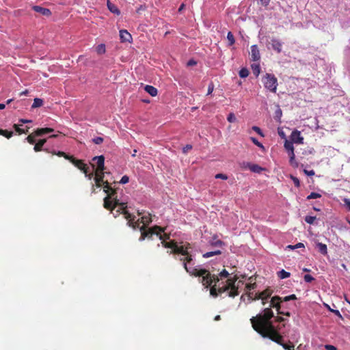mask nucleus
<instances>
[{
  "label": "nucleus",
  "mask_w": 350,
  "mask_h": 350,
  "mask_svg": "<svg viewBox=\"0 0 350 350\" xmlns=\"http://www.w3.org/2000/svg\"><path fill=\"white\" fill-rule=\"evenodd\" d=\"M109 197L111 198V207L108 209L111 210L115 217L120 213L124 214L130 226L135 229L139 228L141 232L139 241H143L146 237L153 239V237L155 236L161 241L163 245V243H167V239H169L170 237L166 234H162L163 230L161 227L156 226L152 228L145 229V226L152 221L150 214L144 215L138 219L137 221H135L134 218L126 210L127 206L125 202H120L117 196H114V193H111V196Z\"/></svg>",
  "instance_id": "1"
},
{
  "label": "nucleus",
  "mask_w": 350,
  "mask_h": 350,
  "mask_svg": "<svg viewBox=\"0 0 350 350\" xmlns=\"http://www.w3.org/2000/svg\"><path fill=\"white\" fill-rule=\"evenodd\" d=\"M163 246L167 248H170L172 253L181 254L185 257L180 258L183 261V266L189 274L202 277L201 282L206 287L211 286L213 283L216 284L219 281L217 277L214 275H211L209 271L202 268L201 265H195V262L193 260L192 256L188 252V247L186 245H178L174 241H170L167 243H163Z\"/></svg>",
  "instance_id": "2"
},
{
  "label": "nucleus",
  "mask_w": 350,
  "mask_h": 350,
  "mask_svg": "<svg viewBox=\"0 0 350 350\" xmlns=\"http://www.w3.org/2000/svg\"><path fill=\"white\" fill-rule=\"evenodd\" d=\"M273 312L270 308H265L262 313L253 317L250 321L253 328L262 337L269 338L273 341L280 344L286 350H294L293 345H286L282 342V336L279 334L278 329L272 321Z\"/></svg>",
  "instance_id": "3"
},
{
  "label": "nucleus",
  "mask_w": 350,
  "mask_h": 350,
  "mask_svg": "<svg viewBox=\"0 0 350 350\" xmlns=\"http://www.w3.org/2000/svg\"><path fill=\"white\" fill-rule=\"evenodd\" d=\"M92 160L96 163V169L95 170L96 165L91 164L88 165L90 167L89 173L95 174L94 181L97 187H100L103 185H104V191L107 196L104 199V206L105 208H109L111 207V193H114V196H117L116 191L109 187L107 182L103 180V171L105 170V157L103 155L94 157ZM87 166L88 165L85 164ZM93 177H92V178Z\"/></svg>",
  "instance_id": "4"
},
{
  "label": "nucleus",
  "mask_w": 350,
  "mask_h": 350,
  "mask_svg": "<svg viewBox=\"0 0 350 350\" xmlns=\"http://www.w3.org/2000/svg\"><path fill=\"white\" fill-rule=\"evenodd\" d=\"M243 281L239 280H237L236 276L232 278L228 279L226 281V284H225L223 287L219 288L220 293L229 291L228 295L229 297H234L239 294V288H243Z\"/></svg>",
  "instance_id": "5"
},
{
  "label": "nucleus",
  "mask_w": 350,
  "mask_h": 350,
  "mask_svg": "<svg viewBox=\"0 0 350 350\" xmlns=\"http://www.w3.org/2000/svg\"><path fill=\"white\" fill-rule=\"evenodd\" d=\"M295 299H297V297L294 294H292L288 296H286L283 299L279 296H274L271 298V299L270 301V304L267 308H270L271 310V308H275L279 314H282L286 316L290 317L291 313L289 312H284L281 310V308L282 307L281 305V302L282 301L286 302V301H289L291 300H295Z\"/></svg>",
  "instance_id": "6"
},
{
  "label": "nucleus",
  "mask_w": 350,
  "mask_h": 350,
  "mask_svg": "<svg viewBox=\"0 0 350 350\" xmlns=\"http://www.w3.org/2000/svg\"><path fill=\"white\" fill-rule=\"evenodd\" d=\"M53 154H56L59 157H64L66 159L70 160L72 163V164H74L78 169H79L81 171H82L85 174V176L89 180L92 179L93 174H92V172L89 173L90 167L87 166L85 165V163H84L82 161L76 160V159L69 157L68 155L66 154V153H64V152H61V151H59L57 152L54 151V152H53Z\"/></svg>",
  "instance_id": "7"
},
{
  "label": "nucleus",
  "mask_w": 350,
  "mask_h": 350,
  "mask_svg": "<svg viewBox=\"0 0 350 350\" xmlns=\"http://www.w3.org/2000/svg\"><path fill=\"white\" fill-rule=\"evenodd\" d=\"M262 83L264 88L270 92L275 93L278 85V79L274 75L266 73L262 77Z\"/></svg>",
  "instance_id": "8"
},
{
  "label": "nucleus",
  "mask_w": 350,
  "mask_h": 350,
  "mask_svg": "<svg viewBox=\"0 0 350 350\" xmlns=\"http://www.w3.org/2000/svg\"><path fill=\"white\" fill-rule=\"evenodd\" d=\"M291 141L293 143L302 144L304 143V138L301 135V133L297 130L293 131L291 135Z\"/></svg>",
  "instance_id": "9"
},
{
  "label": "nucleus",
  "mask_w": 350,
  "mask_h": 350,
  "mask_svg": "<svg viewBox=\"0 0 350 350\" xmlns=\"http://www.w3.org/2000/svg\"><path fill=\"white\" fill-rule=\"evenodd\" d=\"M32 10L38 13H40L42 16H49L51 15V12L49 9L42 8L40 5H33L32 7Z\"/></svg>",
  "instance_id": "10"
},
{
  "label": "nucleus",
  "mask_w": 350,
  "mask_h": 350,
  "mask_svg": "<svg viewBox=\"0 0 350 350\" xmlns=\"http://www.w3.org/2000/svg\"><path fill=\"white\" fill-rule=\"evenodd\" d=\"M209 244L214 247H223L225 245V243L217 239V235H214L212 237L211 239L209 241Z\"/></svg>",
  "instance_id": "11"
},
{
  "label": "nucleus",
  "mask_w": 350,
  "mask_h": 350,
  "mask_svg": "<svg viewBox=\"0 0 350 350\" xmlns=\"http://www.w3.org/2000/svg\"><path fill=\"white\" fill-rule=\"evenodd\" d=\"M251 58L253 61H258L260 58L259 50L256 44L251 46Z\"/></svg>",
  "instance_id": "12"
},
{
  "label": "nucleus",
  "mask_w": 350,
  "mask_h": 350,
  "mask_svg": "<svg viewBox=\"0 0 350 350\" xmlns=\"http://www.w3.org/2000/svg\"><path fill=\"white\" fill-rule=\"evenodd\" d=\"M120 38L122 42H131L132 36L126 30L122 29L120 31Z\"/></svg>",
  "instance_id": "13"
},
{
  "label": "nucleus",
  "mask_w": 350,
  "mask_h": 350,
  "mask_svg": "<svg viewBox=\"0 0 350 350\" xmlns=\"http://www.w3.org/2000/svg\"><path fill=\"white\" fill-rule=\"evenodd\" d=\"M107 8L111 13L118 16L120 14V11L118 7L113 3H111L109 0H107Z\"/></svg>",
  "instance_id": "14"
},
{
  "label": "nucleus",
  "mask_w": 350,
  "mask_h": 350,
  "mask_svg": "<svg viewBox=\"0 0 350 350\" xmlns=\"http://www.w3.org/2000/svg\"><path fill=\"white\" fill-rule=\"evenodd\" d=\"M271 47L273 50L276 51L278 53H280L282 51V43L277 39L271 40Z\"/></svg>",
  "instance_id": "15"
},
{
  "label": "nucleus",
  "mask_w": 350,
  "mask_h": 350,
  "mask_svg": "<svg viewBox=\"0 0 350 350\" xmlns=\"http://www.w3.org/2000/svg\"><path fill=\"white\" fill-rule=\"evenodd\" d=\"M316 247L321 254L324 256L327 254V247L325 244L320 242H316Z\"/></svg>",
  "instance_id": "16"
},
{
  "label": "nucleus",
  "mask_w": 350,
  "mask_h": 350,
  "mask_svg": "<svg viewBox=\"0 0 350 350\" xmlns=\"http://www.w3.org/2000/svg\"><path fill=\"white\" fill-rule=\"evenodd\" d=\"M53 129L51 128L38 129L35 131V135L42 136L44 134L52 133L53 132Z\"/></svg>",
  "instance_id": "17"
},
{
  "label": "nucleus",
  "mask_w": 350,
  "mask_h": 350,
  "mask_svg": "<svg viewBox=\"0 0 350 350\" xmlns=\"http://www.w3.org/2000/svg\"><path fill=\"white\" fill-rule=\"evenodd\" d=\"M144 90L152 96H156L158 93V90L156 88L149 85H146L144 87Z\"/></svg>",
  "instance_id": "18"
},
{
  "label": "nucleus",
  "mask_w": 350,
  "mask_h": 350,
  "mask_svg": "<svg viewBox=\"0 0 350 350\" xmlns=\"http://www.w3.org/2000/svg\"><path fill=\"white\" fill-rule=\"evenodd\" d=\"M272 293V290L269 288H267L265 291L259 293L261 297V300L269 299L271 297Z\"/></svg>",
  "instance_id": "19"
},
{
  "label": "nucleus",
  "mask_w": 350,
  "mask_h": 350,
  "mask_svg": "<svg viewBox=\"0 0 350 350\" xmlns=\"http://www.w3.org/2000/svg\"><path fill=\"white\" fill-rule=\"evenodd\" d=\"M261 300V297L259 293L254 294V293H249L247 295V301L251 302L252 301Z\"/></svg>",
  "instance_id": "20"
},
{
  "label": "nucleus",
  "mask_w": 350,
  "mask_h": 350,
  "mask_svg": "<svg viewBox=\"0 0 350 350\" xmlns=\"http://www.w3.org/2000/svg\"><path fill=\"white\" fill-rule=\"evenodd\" d=\"M46 139H40L38 143H36L34 146V148H33V150L36 151V152H38V151H40L42 150V146H44V144L46 143Z\"/></svg>",
  "instance_id": "21"
},
{
  "label": "nucleus",
  "mask_w": 350,
  "mask_h": 350,
  "mask_svg": "<svg viewBox=\"0 0 350 350\" xmlns=\"http://www.w3.org/2000/svg\"><path fill=\"white\" fill-rule=\"evenodd\" d=\"M221 254V252L219 250H215L213 252H206L202 255V256L204 258H208L212 257L215 255H220Z\"/></svg>",
  "instance_id": "22"
},
{
  "label": "nucleus",
  "mask_w": 350,
  "mask_h": 350,
  "mask_svg": "<svg viewBox=\"0 0 350 350\" xmlns=\"http://www.w3.org/2000/svg\"><path fill=\"white\" fill-rule=\"evenodd\" d=\"M247 165L252 172L260 173L262 170V168L256 164L247 163Z\"/></svg>",
  "instance_id": "23"
},
{
  "label": "nucleus",
  "mask_w": 350,
  "mask_h": 350,
  "mask_svg": "<svg viewBox=\"0 0 350 350\" xmlns=\"http://www.w3.org/2000/svg\"><path fill=\"white\" fill-rule=\"evenodd\" d=\"M291 275V273L288 271H286L284 269H282L281 271L278 272V276L280 279H286L289 278Z\"/></svg>",
  "instance_id": "24"
},
{
  "label": "nucleus",
  "mask_w": 350,
  "mask_h": 350,
  "mask_svg": "<svg viewBox=\"0 0 350 350\" xmlns=\"http://www.w3.org/2000/svg\"><path fill=\"white\" fill-rule=\"evenodd\" d=\"M284 146L287 152L294 150L293 143L291 141H288V140L286 139Z\"/></svg>",
  "instance_id": "25"
},
{
  "label": "nucleus",
  "mask_w": 350,
  "mask_h": 350,
  "mask_svg": "<svg viewBox=\"0 0 350 350\" xmlns=\"http://www.w3.org/2000/svg\"><path fill=\"white\" fill-rule=\"evenodd\" d=\"M252 69L254 75L256 77H258L260 72V67L258 64H254L252 65Z\"/></svg>",
  "instance_id": "26"
},
{
  "label": "nucleus",
  "mask_w": 350,
  "mask_h": 350,
  "mask_svg": "<svg viewBox=\"0 0 350 350\" xmlns=\"http://www.w3.org/2000/svg\"><path fill=\"white\" fill-rule=\"evenodd\" d=\"M43 105V100L41 98H36L33 100V103L31 105V108L40 107Z\"/></svg>",
  "instance_id": "27"
},
{
  "label": "nucleus",
  "mask_w": 350,
  "mask_h": 350,
  "mask_svg": "<svg viewBox=\"0 0 350 350\" xmlns=\"http://www.w3.org/2000/svg\"><path fill=\"white\" fill-rule=\"evenodd\" d=\"M326 308L330 311L331 312H333L335 315H336L337 317H338L340 319H343V317L342 316V314H340V311L338 310H334L332 309L329 305L327 304H325V305Z\"/></svg>",
  "instance_id": "28"
},
{
  "label": "nucleus",
  "mask_w": 350,
  "mask_h": 350,
  "mask_svg": "<svg viewBox=\"0 0 350 350\" xmlns=\"http://www.w3.org/2000/svg\"><path fill=\"white\" fill-rule=\"evenodd\" d=\"M98 54L101 55L105 53V45L104 44H98L96 48Z\"/></svg>",
  "instance_id": "29"
},
{
  "label": "nucleus",
  "mask_w": 350,
  "mask_h": 350,
  "mask_svg": "<svg viewBox=\"0 0 350 350\" xmlns=\"http://www.w3.org/2000/svg\"><path fill=\"white\" fill-rule=\"evenodd\" d=\"M0 135L10 139L13 135L12 131H8L6 130L0 129Z\"/></svg>",
  "instance_id": "30"
},
{
  "label": "nucleus",
  "mask_w": 350,
  "mask_h": 350,
  "mask_svg": "<svg viewBox=\"0 0 350 350\" xmlns=\"http://www.w3.org/2000/svg\"><path fill=\"white\" fill-rule=\"evenodd\" d=\"M227 39L229 42V44H228L229 46H232L234 44L235 40H234V36L231 31H229L228 33Z\"/></svg>",
  "instance_id": "31"
},
{
  "label": "nucleus",
  "mask_w": 350,
  "mask_h": 350,
  "mask_svg": "<svg viewBox=\"0 0 350 350\" xmlns=\"http://www.w3.org/2000/svg\"><path fill=\"white\" fill-rule=\"evenodd\" d=\"M239 75L241 78H246L249 75V71L247 68H241Z\"/></svg>",
  "instance_id": "32"
},
{
  "label": "nucleus",
  "mask_w": 350,
  "mask_h": 350,
  "mask_svg": "<svg viewBox=\"0 0 350 350\" xmlns=\"http://www.w3.org/2000/svg\"><path fill=\"white\" fill-rule=\"evenodd\" d=\"M256 283H250L247 284L245 286V289L247 291V294L248 295L249 293H252V290H254L256 288Z\"/></svg>",
  "instance_id": "33"
},
{
  "label": "nucleus",
  "mask_w": 350,
  "mask_h": 350,
  "mask_svg": "<svg viewBox=\"0 0 350 350\" xmlns=\"http://www.w3.org/2000/svg\"><path fill=\"white\" fill-rule=\"evenodd\" d=\"M321 197V195L319 193L312 192L307 196V200L317 199Z\"/></svg>",
  "instance_id": "34"
},
{
  "label": "nucleus",
  "mask_w": 350,
  "mask_h": 350,
  "mask_svg": "<svg viewBox=\"0 0 350 350\" xmlns=\"http://www.w3.org/2000/svg\"><path fill=\"white\" fill-rule=\"evenodd\" d=\"M250 139L258 147H259L262 149L265 148L264 146L260 142H258V140L256 138L252 137H250Z\"/></svg>",
  "instance_id": "35"
},
{
  "label": "nucleus",
  "mask_w": 350,
  "mask_h": 350,
  "mask_svg": "<svg viewBox=\"0 0 350 350\" xmlns=\"http://www.w3.org/2000/svg\"><path fill=\"white\" fill-rule=\"evenodd\" d=\"M289 163L294 168H297L299 167V163L296 161L295 157L290 158Z\"/></svg>",
  "instance_id": "36"
},
{
  "label": "nucleus",
  "mask_w": 350,
  "mask_h": 350,
  "mask_svg": "<svg viewBox=\"0 0 350 350\" xmlns=\"http://www.w3.org/2000/svg\"><path fill=\"white\" fill-rule=\"evenodd\" d=\"M315 220L316 217L314 216L307 215L305 217V221L310 224H312Z\"/></svg>",
  "instance_id": "37"
},
{
  "label": "nucleus",
  "mask_w": 350,
  "mask_h": 350,
  "mask_svg": "<svg viewBox=\"0 0 350 350\" xmlns=\"http://www.w3.org/2000/svg\"><path fill=\"white\" fill-rule=\"evenodd\" d=\"M291 178L293 181V183L295 187H299L300 186L299 180L297 177L291 175Z\"/></svg>",
  "instance_id": "38"
},
{
  "label": "nucleus",
  "mask_w": 350,
  "mask_h": 350,
  "mask_svg": "<svg viewBox=\"0 0 350 350\" xmlns=\"http://www.w3.org/2000/svg\"><path fill=\"white\" fill-rule=\"evenodd\" d=\"M227 120L229 122H234L236 121V117L233 113L228 114Z\"/></svg>",
  "instance_id": "39"
},
{
  "label": "nucleus",
  "mask_w": 350,
  "mask_h": 350,
  "mask_svg": "<svg viewBox=\"0 0 350 350\" xmlns=\"http://www.w3.org/2000/svg\"><path fill=\"white\" fill-rule=\"evenodd\" d=\"M14 127L15 130L16 131V132H18L19 134L27 133L28 132V129L25 131V130L19 128L17 124H14Z\"/></svg>",
  "instance_id": "40"
},
{
  "label": "nucleus",
  "mask_w": 350,
  "mask_h": 350,
  "mask_svg": "<svg viewBox=\"0 0 350 350\" xmlns=\"http://www.w3.org/2000/svg\"><path fill=\"white\" fill-rule=\"evenodd\" d=\"M304 278L306 282H311L314 280V278L311 275L309 274L305 275Z\"/></svg>",
  "instance_id": "41"
},
{
  "label": "nucleus",
  "mask_w": 350,
  "mask_h": 350,
  "mask_svg": "<svg viewBox=\"0 0 350 350\" xmlns=\"http://www.w3.org/2000/svg\"><path fill=\"white\" fill-rule=\"evenodd\" d=\"M252 130L254 131L255 132H256L260 136L264 137V135H263L261 129L258 126H253Z\"/></svg>",
  "instance_id": "42"
},
{
  "label": "nucleus",
  "mask_w": 350,
  "mask_h": 350,
  "mask_svg": "<svg viewBox=\"0 0 350 350\" xmlns=\"http://www.w3.org/2000/svg\"><path fill=\"white\" fill-rule=\"evenodd\" d=\"M25 140L31 144H33L35 143V139L32 135H29V136H27Z\"/></svg>",
  "instance_id": "43"
},
{
  "label": "nucleus",
  "mask_w": 350,
  "mask_h": 350,
  "mask_svg": "<svg viewBox=\"0 0 350 350\" xmlns=\"http://www.w3.org/2000/svg\"><path fill=\"white\" fill-rule=\"evenodd\" d=\"M213 90H214V85H213V82H211V83L208 84V91H207V95H209V94H212V92H213Z\"/></svg>",
  "instance_id": "44"
},
{
  "label": "nucleus",
  "mask_w": 350,
  "mask_h": 350,
  "mask_svg": "<svg viewBox=\"0 0 350 350\" xmlns=\"http://www.w3.org/2000/svg\"><path fill=\"white\" fill-rule=\"evenodd\" d=\"M129 177L126 175H124L122 177V178L120 181V183L126 184V183H129Z\"/></svg>",
  "instance_id": "45"
},
{
  "label": "nucleus",
  "mask_w": 350,
  "mask_h": 350,
  "mask_svg": "<svg viewBox=\"0 0 350 350\" xmlns=\"http://www.w3.org/2000/svg\"><path fill=\"white\" fill-rule=\"evenodd\" d=\"M92 140H93V142L96 144H100L103 142V139L100 137H96L94 138Z\"/></svg>",
  "instance_id": "46"
},
{
  "label": "nucleus",
  "mask_w": 350,
  "mask_h": 350,
  "mask_svg": "<svg viewBox=\"0 0 350 350\" xmlns=\"http://www.w3.org/2000/svg\"><path fill=\"white\" fill-rule=\"evenodd\" d=\"M343 202L347 209L350 211V200L348 198H344Z\"/></svg>",
  "instance_id": "47"
},
{
  "label": "nucleus",
  "mask_w": 350,
  "mask_h": 350,
  "mask_svg": "<svg viewBox=\"0 0 350 350\" xmlns=\"http://www.w3.org/2000/svg\"><path fill=\"white\" fill-rule=\"evenodd\" d=\"M219 275L221 278H227L229 275V273L226 269H224L220 272Z\"/></svg>",
  "instance_id": "48"
},
{
  "label": "nucleus",
  "mask_w": 350,
  "mask_h": 350,
  "mask_svg": "<svg viewBox=\"0 0 350 350\" xmlns=\"http://www.w3.org/2000/svg\"><path fill=\"white\" fill-rule=\"evenodd\" d=\"M215 178H221L223 180H226L228 178L227 176L224 174H217L215 175Z\"/></svg>",
  "instance_id": "49"
},
{
  "label": "nucleus",
  "mask_w": 350,
  "mask_h": 350,
  "mask_svg": "<svg viewBox=\"0 0 350 350\" xmlns=\"http://www.w3.org/2000/svg\"><path fill=\"white\" fill-rule=\"evenodd\" d=\"M210 293L213 297H216L217 295V289H216V288H215V286L211 287Z\"/></svg>",
  "instance_id": "50"
},
{
  "label": "nucleus",
  "mask_w": 350,
  "mask_h": 350,
  "mask_svg": "<svg viewBox=\"0 0 350 350\" xmlns=\"http://www.w3.org/2000/svg\"><path fill=\"white\" fill-rule=\"evenodd\" d=\"M305 174H306L307 176H314V170H304Z\"/></svg>",
  "instance_id": "51"
},
{
  "label": "nucleus",
  "mask_w": 350,
  "mask_h": 350,
  "mask_svg": "<svg viewBox=\"0 0 350 350\" xmlns=\"http://www.w3.org/2000/svg\"><path fill=\"white\" fill-rule=\"evenodd\" d=\"M282 110L278 108L276 111H275V118H278L280 119L282 116Z\"/></svg>",
  "instance_id": "52"
},
{
  "label": "nucleus",
  "mask_w": 350,
  "mask_h": 350,
  "mask_svg": "<svg viewBox=\"0 0 350 350\" xmlns=\"http://www.w3.org/2000/svg\"><path fill=\"white\" fill-rule=\"evenodd\" d=\"M325 348L327 350H336V347L332 345H325Z\"/></svg>",
  "instance_id": "53"
},
{
  "label": "nucleus",
  "mask_w": 350,
  "mask_h": 350,
  "mask_svg": "<svg viewBox=\"0 0 350 350\" xmlns=\"http://www.w3.org/2000/svg\"><path fill=\"white\" fill-rule=\"evenodd\" d=\"M192 148L191 145H187L185 147L183 148V152L186 153L188 150H191Z\"/></svg>",
  "instance_id": "54"
},
{
  "label": "nucleus",
  "mask_w": 350,
  "mask_h": 350,
  "mask_svg": "<svg viewBox=\"0 0 350 350\" xmlns=\"http://www.w3.org/2000/svg\"><path fill=\"white\" fill-rule=\"evenodd\" d=\"M293 247L295 249H298V248H301V247H304V245L302 243H298L294 245Z\"/></svg>",
  "instance_id": "55"
},
{
  "label": "nucleus",
  "mask_w": 350,
  "mask_h": 350,
  "mask_svg": "<svg viewBox=\"0 0 350 350\" xmlns=\"http://www.w3.org/2000/svg\"><path fill=\"white\" fill-rule=\"evenodd\" d=\"M260 1L261 4L265 6H267L270 2V0H260Z\"/></svg>",
  "instance_id": "56"
},
{
  "label": "nucleus",
  "mask_w": 350,
  "mask_h": 350,
  "mask_svg": "<svg viewBox=\"0 0 350 350\" xmlns=\"http://www.w3.org/2000/svg\"><path fill=\"white\" fill-rule=\"evenodd\" d=\"M288 154L289 159L295 157L294 150L288 152Z\"/></svg>",
  "instance_id": "57"
},
{
  "label": "nucleus",
  "mask_w": 350,
  "mask_h": 350,
  "mask_svg": "<svg viewBox=\"0 0 350 350\" xmlns=\"http://www.w3.org/2000/svg\"><path fill=\"white\" fill-rule=\"evenodd\" d=\"M195 64H196V62L193 59L189 60L187 63L188 66H193Z\"/></svg>",
  "instance_id": "58"
},
{
  "label": "nucleus",
  "mask_w": 350,
  "mask_h": 350,
  "mask_svg": "<svg viewBox=\"0 0 350 350\" xmlns=\"http://www.w3.org/2000/svg\"><path fill=\"white\" fill-rule=\"evenodd\" d=\"M29 93V91L27 90H25L24 91H23L22 92H21L20 95L21 96H27Z\"/></svg>",
  "instance_id": "59"
},
{
  "label": "nucleus",
  "mask_w": 350,
  "mask_h": 350,
  "mask_svg": "<svg viewBox=\"0 0 350 350\" xmlns=\"http://www.w3.org/2000/svg\"><path fill=\"white\" fill-rule=\"evenodd\" d=\"M19 122H22V123H28V122H31V120H26V119H21L19 120Z\"/></svg>",
  "instance_id": "60"
},
{
  "label": "nucleus",
  "mask_w": 350,
  "mask_h": 350,
  "mask_svg": "<svg viewBox=\"0 0 350 350\" xmlns=\"http://www.w3.org/2000/svg\"><path fill=\"white\" fill-rule=\"evenodd\" d=\"M184 8H185V4H184V3H182V4L180 5L179 8H178V12H182V10H183Z\"/></svg>",
  "instance_id": "61"
},
{
  "label": "nucleus",
  "mask_w": 350,
  "mask_h": 350,
  "mask_svg": "<svg viewBox=\"0 0 350 350\" xmlns=\"http://www.w3.org/2000/svg\"><path fill=\"white\" fill-rule=\"evenodd\" d=\"M247 300V295L245 296L244 295H242L241 297V301H245V300Z\"/></svg>",
  "instance_id": "62"
},
{
  "label": "nucleus",
  "mask_w": 350,
  "mask_h": 350,
  "mask_svg": "<svg viewBox=\"0 0 350 350\" xmlns=\"http://www.w3.org/2000/svg\"><path fill=\"white\" fill-rule=\"evenodd\" d=\"M5 105L3 103H0V110L5 109Z\"/></svg>",
  "instance_id": "63"
},
{
  "label": "nucleus",
  "mask_w": 350,
  "mask_h": 350,
  "mask_svg": "<svg viewBox=\"0 0 350 350\" xmlns=\"http://www.w3.org/2000/svg\"><path fill=\"white\" fill-rule=\"evenodd\" d=\"M268 299H264V300H261V302H262V304L263 306H265L267 302Z\"/></svg>",
  "instance_id": "64"
}]
</instances>
